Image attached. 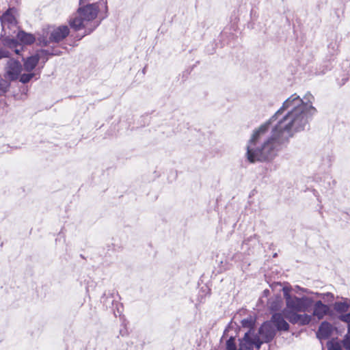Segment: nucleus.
Masks as SVG:
<instances>
[{
  "instance_id": "obj_1",
  "label": "nucleus",
  "mask_w": 350,
  "mask_h": 350,
  "mask_svg": "<svg viewBox=\"0 0 350 350\" xmlns=\"http://www.w3.org/2000/svg\"><path fill=\"white\" fill-rule=\"evenodd\" d=\"M287 139H282L277 126L265 122L254 130L246 146L245 158L250 163L272 161L278 152L286 148Z\"/></svg>"
},
{
  "instance_id": "obj_2",
  "label": "nucleus",
  "mask_w": 350,
  "mask_h": 350,
  "mask_svg": "<svg viewBox=\"0 0 350 350\" xmlns=\"http://www.w3.org/2000/svg\"><path fill=\"white\" fill-rule=\"evenodd\" d=\"M317 112V109L308 99L305 104L290 109L282 118L278 120L274 125L273 124L272 126H277V131L282 139H287V146L289 139L293 137L295 133L304 131L306 126L309 129V122Z\"/></svg>"
},
{
  "instance_id": "obj_3",
  "label": "nucleus",
  "mask_w": 350,
  "mask_h": 350,
  "mask_svg": "<svg viewBox=\"0 0 350 350\" xmlns=\"http://www.w3.org/2000/svg\"><path fill=\"white\" fill-rule=\"evenodd\" d=\"M90 0H79V6L76 10L77 16L68 20V25L74 31H79L97 20L100 12L101 1L90 3Z\"/></svg>"
},
{
  "instance_id": "obj_4",
  "label": "nucleus",
  "mask_w": 350,
  "mask_h": 350,
  "mask_svg": "<svg viewBox=\"0 0 350 350\" xmlns=\"http://www.w3.org/2000/svg\"><path fill=\"white\" fill-rule=\"evenodd\" d=\"M290 325L286 321L282 310L280 312L273 313L270 319L265 321L258 328V334L265 343L271 342L278 332H287Z\"/></svg>"
},
{
  "instance_id": "obj_5",
  "label": "nucleus",
  "mask_w": 350,
  "mask_h": 350,
  "mask_svg": "<svg viewBox=\"0 0 350 350\" xmlns=\"http://www.w3.org/2000/svg\"><path fill=\"white\" fill-rule=\"evenodd\" d=\"M303 99L300 98L299 96L297 94H292L282 104V107L266 122H269L270 124H273L274 122L279 120V116H281L284 111L288 109H293L296 106H301L306 103Z\"/></svg>"
},
{
  "instance_id": "obj_6",
  "label": "nucleus",
  "mask_w": 350,
  "mask_h": 350,
  "mask_svg": "<svg viewBox=\"0 0 350 350\" xmlns=\"http://www.w3.org/2000/svg\"><path fill=\"white\" fill-rule=\"evenodd\" d=\"M23 70V65L18 59L10 58L5 67L4 77L10 82L15 81L19 78Z\"/></svg>"
},
{
  "instance_id": "obj_7",
  "label": "nucleus",
  "mask_w": 350,
  "mask_h": 350,
  "mask_svg": "<svg viewBox=\"0 0 350 350\" xmlns=\"http://www.w3.org/2000/svg\"><path fill=\"white\" fill-rule=\"evenodd\" d=\"M17 14L18 9L14 6H9L0 16V23L2 28L4 27L5 24L8 25L9 29H11L12 27H18V21L16 18Z\"/></svg>"
},
{
  "instance_id": "obj_8",
  "label": "nucleus",
  "mask_w": 350,
  "mask_h": 350,
  "mask_svg": "<svg viewBox=\"0 0 350 350\" xmlns=\"http://www.w3.org/2000/svg\"><path fill=\"white\" fill-rule=\"evenodd\" d=\"M334 314L332 318L340 321V316L350 313V299L342 297V301H335L332 309Z\"/></svg>"
},
{
  "instance_id": "obj_9",
  "label": "nucleus",
  "mask_w": 350,
  "mask_h": 350,
  "mask_svg": "<svg viewBox=\"0 0 350 350\" xmlns=\"http://www.w3.org/2000/svg\"><path fill=\"white\" fill-rule=\"evenodd\" d=\"M338 332L337 327L328 322L327 321H322L316 332L317 338L322 342L323 340H328L334 332Z\"/></svg>"
},
{
  "instance_id": "obj_10",
  "label": "nucleus",
  "mask_w": 350,
  "mask_h": 350,
  "mask_svg": "<svg viewBox=\"0 0 350 350\" xmlns=\"http://www.w3.org/2000/svg\"><path fill=\"white\" fill-rule=\"evenodd\" d=\"M53 30L49 29L50 41L52 43H59L63 41L70 34V26L62 25L57 27H53Z\"/></svg>"
},
{
  "instance_id": "obj_11",
  "label": "nucleus",
  "mask_w": 350,
  "mask_h": 350,
  "mask_svg": "<svg viewBox=\"0 0 350 350\" xmlns=\"http://www.w3.org/2000/svg\"><path fill=\"white\" fill-rule=\"evenodd\" d=\"M13 33H16V38L18 42V46H29L33 44L36 41V37L33 33L25 31L21 27H17V31H16L14 30Z\"/></svg>"
},
{
  "instance_id": "obj_12",
  "label": "nucleus",
  "mask_w": 350,
  "mask_h": 350,
  "mask_svg": "<svg viewBox=\"0 0 350 350\" xmlns=\"http://www.w3.org/2000/svg\"><path fill=\"white\" fill-rule=\"evenodd\" d=\"M234 35L230 33H227L226 31H221L217 39L214 40L213 42L209 43L205 46L204 52L207 55H213L216 52V49L217 47L223 48L225 44V39L228 37H233Z\"/></svg>"
},
{
  "instance_id": "obj_13",
  "label": "nucleus",
  "mask_w": 350,
  "mask_h": 350,
  "mask_svg": "<svg viewBox=\"0 0 350 350\" xmlns=\"http://www.w3.org/2000/svg\"><path fill=\"white\" fill-rule=\"evenodd\" d=\"M312 310V315L317 317L319 320L323 319L326 314L332 317L334 314L329 305L323 304L321 300H314Z\"/></svg>"
},
{
  "instance_id": "obj_14",
  "label": "nucleus",
  "mask_w": 350,
  "mask_h": 350,
  "mask_svg": "<svg viewBox=\"0 0 350 350\" xmlns=\"http://www.w3.org/2000/svg\"><path fill=\"white\" fill-rule=\"evenodd\" d=\"M281 289L286 301L285 308L297 311V296L291 293L293 291L292 286L287 282L284 284V288Z\"/></svg>"
},
{
  "instance_id": "obj_15",
  "label": "nucleus",
  "mask_w": 350,
  "mask_h": 350,
  "mask_svg": "<svg viewBox=\"0 0 350 350\" xmlns=\"http://www.w3.org/2000/svg\"><path fill=\"white\" fill-rule=\"evenodd\" d=\"M1 46L7 49H13L18 46L16 36H13L10 32H6L5 27L1 28L0 33Z\"/></svg>"
},
{
  "instance_id": "obj_16",
  "label": "nucleus",
  "mask_w": 350,
  "mask_h": 350,
  "mask_svg": "<svg viewBox=\"0 0 350 350\" xmlns=\"http://www.w3.org/2000/svg\"><path fill=\"white\" fill-rule=\"evenodd\" d=\"M336 62L334 57L326 56V58L315 68L316 75H324L332 70L335 66Z\"/></svg>"
},
{
  "instance_id": "obj_17",
  "label": "nucleus",
  "mask_w": 350,
  "mask_h": 350,
  "mask_svg": "<svg viewBox=\"0 0 350 350\" xmlns=\"http://www.w3.org/2000/svg\"><path fill=\"white\" fill-rule=\"evenodd\" d=\"M40 59L41 55H38V53H36L27 57H22L23 69L27 72H33L38 66Z\"/></svg>"
},
{
  "instance_id": "obj_18",
  "label": "nucleus",
  "mask_w": 350,
  "mask_h": 350,
  "mask_svg": "<svg viewBox=\"0 0 350 350\" xmlns=\"http://www.w3.org/2000/svg\"><path fill=\"white\" fill-rule=\"evenodd\" d=\"M297 311L298 312H310L312 310L314 299L306 295L301 297H297Z\"/></svg>"
},
{
  "instance_id": "obj_19",
  "label": "nucleus",
  "mask_w": 350,
  "mask_h": 350,
  "mask_svg": "<svg viewBox=\"0 0 350 350\" xmlns=\"http://www.w3.org/2000/svg\"><path fill=\"white\" fill-rule=\"evenodd\" d=\"M340 321L347 323V332L340 340V344L343 349L350 350V313L340 317Z\"/></svg>"
},
{
  "instance_id": "obj_20",
  "label": "nucleus",
  "mask_w": 350,
  "mask_h": 350,
  "mask_svg": "<svg viewBox=\"0 0 350 350\" xmlns=\"http://www.w3.org/2000/svg\"><path fill=\"white\" fill-rule=\"evenodd\" d=\"M282 305V298L280 293H275L273 298L268 299L267 307L269 313L272 314L275 312H279Z\"/></svg>"
},
{
  "instance_id": "obj_21",
  "label": "nucleus",
  "mask_w": 350,
  "mask_h": 350,
  "mask_svg": "<svg viewBox=\"0 0 350 350\" xmlns=\"http://www.w3.org/2000/svg\"><path fill=\"white\" fill-rule=\"evenodd\" d=\"M51 29V26H48L46 28H44L42 29V34L40 35L38 38H36V41H37L36 44L38 46H47L49 45L50 43H52V42L50 41V36H49V29Z\"/></svg>"
},
{
  "instance_id": "obj_22",
  "label": "nucleus",
  "mask_w": 350,
  "mask_h": 350,
  "mask_svg": "<svg viewBox=\"0 0 350 350\" xmlns=\"http://www.w3.org/2000/svg\"><path fill=\"white\" fill-rule=\"evenodd\" d=\"M101 303L103 304L106 308H112V311L113 312L116 317L117 314L113 309V306L116 304V307H118V304L113 299V293H104L100 299Z\"/></svg>"
},
{
  "instance_id": "obj_23",
  "label": "nucleus",
  "mask_w": 350,
  "mask_h": 350,
  "mask_svg": "<svg viewBox=\"0 0 350 350\" xmlns=\"http://www.w3.org/2000/svg\"><path fill=\"white\" fill-rule=\"evenodd\" d=\"M35 79V80H37L40 78V71H35V72H28L27 73H22L21 72L19 78H18L17 80H18L21 83L26 84L29 83L32 79Z\"/></svg>"
},
{
  "instance_id": "obj_24",
  "label": "nucleus",
  "mask_w": 350,
  "mask_h": 350,
  "mask_svg": "<svg viewBox=\"0 0 350 350\" xmlns=\"http://www.w3.org/2000/svg\"><path fill=\"white\" fill-rule=\"evenodd\" d=\"M82 29L84 30L83 33H79V31H76L77 33L73 36L74 38L77 41L81 40L86 36L90 35L96 29V28L91 23L90 25H85V27H83Z\"/></svg>"
},
{
  "instance_id": "obj_25",
  "label": "nucleus",
  "mask_w": 350,
  "mask_h": 350,
  "mask_svg": "<svg viewBox=\"0 0 350 350\" xmlns=\"http://www.w3.org/2000/svg\"><path fill=\"white\" fill-rule=\"evenodd\" d=\"M339 47V42L336 36L335 38L331 39L327 44L328 56L334 57L338 53Z\"/></svg>"
},
{
  "instance_id": "obj_26",
  "label": "nucleus",
  "mask_w": 350,
  "mask_h": 350,
  "mask_svg": "<svg viewBox=\"0 0 350 350\" xmlns=\"http://www.w3.org/2000/svg\"><path fill=\"white\" fill-rule=\"evenodd\" d=\"M256 317L250 314L247 318L241 321V327L247 328L248 330L255 329L254 326L256 322Z\"/></svg>"
},
{
  "instance_id": "obj_27",
  "label": "nucleus",
  "mask_w": 350,
  "mask_h": 350,
  "mask_svg": "<svg viewBox=\"0 0 350 350\" xmlns=\"http://www.w3.org/2000/svg\"><path fill=\"white\" fill-rule=\"evenodd\" d=\"M282 312L284 317L289 321V323L292 324H297L298 319L297 316L299 315L297 310L283 308Z\"/></svg>"
},
{
  "instance_id": "obj_28",
  "label": "nucleus",
  "mask_w": 350,
  "mask_h": 350,
  "mask_svg": "<svg viewBox=\"0 0 350 350\" xmlns=\"http://www.w3.org/2000/svg\"><path fill=\"white\" fill-rule=\"evenodd\" d=\"M250 332H245L243 337L239 339V350H254L252 341L247 340Z\"/></svg>"
},
{
  "instance_id": "obj_29",
  "label": "nucleus",
  "mask_w": 350,
  "mask_h": 350,
  "mask_svg": "<svg viewBox=\"0 0 350 350\" xmlns=\"http://www.w3.org/2000/svg\"><path fill=\"white\" fill-rule=\"evenodd\" d=\"M327 350H342L343 347L340 344V340L338 338H332L327 342Z\"/></svg>"
},
{
  "instance_id": "obj_30",
  "label": "nucleus",
  "mask_w": 350,
  "mask_h": 350,
  "mask_svg": "<svg viewBox=\"0 0 350 350\" xmlns=\"http://www.w3.org/2000/svg\"><path fill=\"white\" fill-rule=\"evenodd\" d=\"M297 324L300 326H304L308 325L312 319V316L311 314H308L306 313L304 314H299L297 316Z\"/></svg>"
},
{
  "instance_id": "obj_31",
  "label": "nucleus",
  "mask_w": 350,
  "mask_h": 350,
  "mask_svg": "<svg viewBox=\"0 0 350 350\" xmlns=\"http://www.w3.org/2000/svg\"><path fill=\"white\" fill-rule=\"evenodd\" d=\"M11 86V82L8 79H0V96L5 95Z\"/></svg>"
},
{
  "instance_id": "obj_32",
  "label": "nucleus",
  "mask_w": 350,
  "mask_h": 350,
  "mask_svg": "<svg viewBox=\"0 0 350 350\" xmlns=\"http://www.w3.org/2000/svg\"><path fill=\"white\" fill-rule=\"evenodd\" d=\"M317 297H319L324 301L332 302L334 299V295L332 293L327 292L325 293H321L319 292H316L313 293Z\"/></svg>"
},
{
  "instance_id": "obj_33",
  "label": "nucleus",
  "mask_w": 350,
  "mask_h": 350,
  "mask_svg": "<svg viewBox=\"0 0 350 350\" xmlns=\"http://www.w3.org/2000/svg\"><path fill=\"white\" fill-rule=\"evenodd\" d=\"M256 240L258 242L259 241L258 237L257 234H254L245 239L243 241L242 247L243 248L244 246H247V248L249 249L250 245H252L251 243Z\"/></svg>"
},
{
  "instance_id": "obj_34",
  "label": "nucleus",
  "mask_w": 350,
  "mask_h": 350,
  "mask_svg": "<svg viewBox=\"0 0 350 350\" xmlns=\"http://www.w3.org/2000/svg\"><path fill=\"white\" fill-rule=\"evenodd\" d=\"M36 53H38V55H41L42 57H46L44 60V63H45L48 60V56H52L51 55V49H38L36 51Z\"/></svg>"
},
{
  "instance_id": "obj_35",
  "label": "nucleus",
  "mask_w": 350,
  "mask_h": 350,
  "mask_svg": "<svg viewBox=\"0 0 350 350\" xmlns=\"http://www.w3.org/2000/svg\"><path fill=\"white\" fill-rule=\"evenodd\" d=\"M284 286V285L282 286V284L280 282H273L269 284V287L276 293H280L282 291L281 288H283Z\"/></svg>"
},
{
  "instance_id": "obj_36",
  "label": "nucleus",
  "mask_w": 350,
  "mask_h": 350,
  "mask_svg": "<svg viewBox=\"0 0 350 350\" xmlns=\"http://www.w3.org/2000/svg\"><path fill=\"white\" fill-rule=\"evenodd\" d=\"M260 340L258 335L253 336V340L252 341L253 348L255 347L256 349H260L262 345L265 343L264 340L261 338Z\"/></svg>"
},
{
  "instance_id": "obj_37",
  "label": "nucleus",
  "mask_w": 350,
  "mask_h": 350,
  "mask_svg": "<svg viewBox=\"0 0 350 350\" xmlns=\"http://www.w3.org/2000/svg\"><path fill=\"white\" fill-rule=\"evenodd\" d=\"M12 53L7 49L0 46V60L3 58H12Z\"/></svg>"
},
{
  "instance_id": "obj_38",
  "label": "nucleus",
  "mask_w": 350,
  "mask_h": 350,
  "mask_svg": "<svg viewBox=\"0 0 350 350\" xmlns=\"http://www.w3.org/2000/svg\"><path fill=\"white\" fill-rule=\"evenodd\" d=\"M192 72V68H187L185 69L181 74L179 75L178 77H181L182 82H185L190 75L191 72Z\"/></svg>"
},
{
  "instance_id": "obj_39",
  "label": "nucleus",
  "mask_w": 350,
  "mask_h": 350,
  "mask_svg": "<svg viewBox=\"0 0 350 350\" xmlns=\"http://www.w3.org/2000/svg\"><path fill=\"white\" fill-rule=\"evenodd\" d=\"M293 291H294L296 293H307V294L314 293V292H312L310 289L301 287L299 285H295L294 286V288H293Z\"/></svg>"
},
{
  "instance_id": "obj_40",
  "label": "nucleus",
  "mask_w": 350,
  "mask_h": 350,
  "mask_svg": "<svg viewBox=\"0 0 350 350\" xmlns=\"http://www.w3.org/2000/svg\"><path fill=\"white\" fill-rule=\"evenodd\" d=\"M234 329V325H233V323L232 321H231L228 325L226 327L224 332H223V335L220 339V342H221L222 339L224 338V337H226L228 336V333Z\"/></svg>"
},
{
  "instance_id": "obj_41",
  "label": "nucleus",
  "mask_w": 350,
  "mask_h": 350,
  "mask_svg": "<svg viewBox=\"0 0 350 350\" xmlns=\"http://www.w3.org/2000/svg\"><path fill=\"white\" fill-rule=\"evenodd\" d=\"M81 348V343L78 341H73L71 343V347L67 345L66 350H76Z\"/></svg>"
},
{
  "instance_id": "obj_42",
  "label": "nucleus",
  "mask_w": 350,
  "mask_h": 350,
  "mask_svg": "<svg viewBox=\"0 0 350 350\" xmlns=\"http://www.w3.org/2000/svg\"><path fill=\"white\" fill-rule=\"evenodd\" d=\"M225 350H239V348H237L236 343H226Z\"/></svg>"
},
{
  "instance_id": "obj_43",
  "label": "nucleus",
  "mask_w": 350,
  "mask_h": 350,
  "mask_svg": "<svg viewBox=\"0 0 350 350\" xmlns=\"http://www.w3.org/2000/svg\"><path fill=\"white\" fill-rule=\"evenodd\" d=\"M51 51L52 56H59V55H61L62 53V52L60 50H59L53 46L51 47Z\"/></svg>"
},
{
  "instance_id": "obj_44",
  "label": "nucleus",
  "mask_w": 350,
  "mask_h": 350,
  "mask_svg": "<svg viewBox=\"0 0 350 350\" xmlns=\"http://www.w3.org/2000/svg\"><path fill=\"white\" fill-rule=\"evenodd\" d=\"M246 332H250L247 338V340L248 341H252L253 336H256L257 335L255 334V329L247 330Z\"/></svg>"
},
{
  "instance_id": "obj_45",
  "label": "nucleus",
  "mask_w": 350,
  "mask_h": 350,
  "mask_svg": "<svg viewBox=\"0 0 350 350\" xmlns=\"http://www.w3.org/2000/svg\"><path fill=\"white\" fill-rule=\"evenodd\" d=\"M21 46L20 49H18V47H16V48L12 49L15 53V54H16L18 55H22L21 53L25 47V46Z\"/></svg>"
},
{
  "instance_id": "obj_46",
  "label": "nucleus",
  "mask_w": 350,
  "mask_h": 350,
  "mask_svg": "<svg viewBox=\"0 0 350 350\" xmlns=\"http://www.w3.org/2000/svg\"><path fill=\"white\" fill-rule=\"evenodd\" d=\"M63 230H64V228H62L61 229V230L59 231V232L58 233V234H57L58 237L55 239V242H57L59 240V237H62L64 239V241H65L66 238H65V234H64Z\"/></svg>"
},
{
  "instance_id": "obj_47",
  "label": "nucleus",
  "mask_w": 350,
  "mask_h": 350,
  "mask_svg": "<svg viewBox=\"0 0 350 350\" xmlns=\"http://www.w3.org/2000/svg\"><path fill=\"white\" fill-rule=\"evenodd\" d=\"M236 337L235 336H230L226 341V343H236Z\"/></svg>"
},
{
  "instance_id": "obj_48",
  "label": "nucleus",
  "mask_w": 350,
  "mask_h": 350,
  "mask_svg": "<svg viewBox=\"0 0 350 350\" xmlns=\"http://www.w3.org/2000/svg\"><path fill=\"white\" fill-rule=\"evenodd\" d=\"M20 91H21L22 94L27 95V93H28V91H29L28 87L27 86H23L22 88H21Z\"/></svg>"
},
{
  "instance_id": "obj_49",
  "label": "nucleus",
  "mask_w": 350,
  "mask_h": 350,
  "mask_svg": "<svg viewBox=\"0 0 350 350\" xmlns=\"http://www.w3.org/2000/svg\"><path fill=\"white\" fill-rule=\"evenodd\" d=\"M120 335H121L122 336L128 335V331L126 327H124L123 329H120Z\"/></svg>"
},
{
  "instance_id": "obj_50",
  "label": "nucleus",
  "mask_w": 350,
  "mask_h": 350,
  "mask_svg": "<svg viewBox=\"0 0 350 350\" xmlns=\"http://www.w3.org/2000/svg\"><path fill=\"white\" fill-rule=\"evenodd\" d=\"M270 291L269 289H265L262 291V295L263 297H268L270 295Z\"/></svg>"
},
{
  "instance_id": "obj_51",
  "label": "nucleus",
  "mask_w": 350,
  "mask_h": 350,
  "mask_svg": "<svg viewBox=\"0 0 350 350\" xmlns=\"http://www.w3.org/2000/svg\"><path fill=\"white\" fill-rule=\"evenodd\" d=\"M154 178L152 180H154L155 179L158 178L160 176V174L157 171H154L153 172Z\"/></svg>"
},
{
  "instance_id": "obj_52",
  "label": "nucleus",
  "mask_w": 350,
  "mask_h": 350,
  "mask_svg": "<svg viewBox=\"0 0 350 350\" xmlns=\"http://www.w3.org/2000/svg\"><path fill=\"white\" fill-rule=\"evenodd\" d=\"M247 27H248V28H252V29H253V28H254V23H248V24H247Z\"/></svg>"
},
{
  "instance_id": "obj_53",
  "label": "nucleus",
  "mask_w": 350,
  "mask_h": 350,
  "mask_svg": "<svg viewBox=\"0 0 350 350\" xmlns=\"http://www.w3.org/2000/svg\"><path fill=\"white\" fill-rule=\"evenodd\" d=\"M234 325L237 326L236 332H237V334L239 331L240 330V327L238 326L236 323H234Z\"/></svg>"
},
{
  "instance_id": "obj_54",
  "label": "nucleus",
  "mask_w": 350,
  "mask_h": 350,
  "mask_svg": "<svg viewBox=\"0 0 350 350\" xmlns=\"http://www.w3.org/2000/svg\"><path fill=\"white\" fill-rule=\"evenodd\" d=\"M196 67V66L193 64L191 66H189L188 68H192V70H193Z\"/></svg>"
},
{
  "instance_id": "obj_55",
  "label": "nucleus",
  "mask_w": 350,
  "mask_h": 350,
  "mask_svg": "<svg viewBox=\"0 0 350 350\" xmlns=\"http://www.w3.org/2000/svg\"><path fill=\"white\" fill-rule=\"evenodd\" d=\"M200 62L198 60V61H197V62L194 64V65H196V66H197V65H198V64H200Z\"/></svg>"
},
{
  "instance_id": "obj_56",
  "label": "nucleus",
  "mask_w": 350,
  "mask_h": 350,
  "mask_svg": "<svg viewBox=\"0 0 350 350\" xmlns=\"http://www.w3.org/2000/svg\"><path fill=\"white\" fill-rule=\"evenodd\" d=\"M80 257L83 259H85V257L83 254H80Z\"/></svg>"
},
{
  "instance_id": "obj_57",
  "label": "nucleus",
  "mask_w": 350,
  "mask_h": 350,
  "mask_svg": "<svg viewBox=\"0 0 350 350\" xmlns=\"http://www.w3.org/2000/svg\"><path fill=\"white\" fill-rule=\"evenodd\" d=\"M117 310H118V313H119V315H120V312L119 311V309L117 308Z\"/></svg>"
},
{
  "instance_id": "obj_58",
  "label": "nucleus",
  "mask_w": 350,
  "mask_h": 350,
  "mask_svg": "<svg viewBox=\"0 0 350 350\" xmlns=\"http://www.w3.org/2000/svg\"><path fill=\"white\" fill-rule=\"evenodd\" d=\"M253 14V10H251L250 14L252 15Z\"/></svg>"
},
{
  "instance_id": "obj_59",
  "label": "nucleus",
  "mask_w": 350,
  "mask_h": 350,
  "mask_svg": "<svg viewBox=\"0 0 350 350\" xmlns=\"http://www.w3.org/2000/svg\"><path fill=\"white\" fill-rule=\"evenodd\" d=\"M145 70H146V68H144V69L142 70L144 73L145 72Z\"/></svg>"
},
{
  "instance_id": "obj_60",
  "label": "nucleus",
  "mask_w": 350,
  "mask_h": 350,
  "mask_svg": "<svg viewBox=\"0 0 350 350\" xmlns=\"http://www.w3.org/2000/svg\"><path fill=\"white\" fill-rule=\"evenodd\" d=\"M346 214L349 216V218H350V215L348 213H346Z\"/></svg>"
}]
</instances>
